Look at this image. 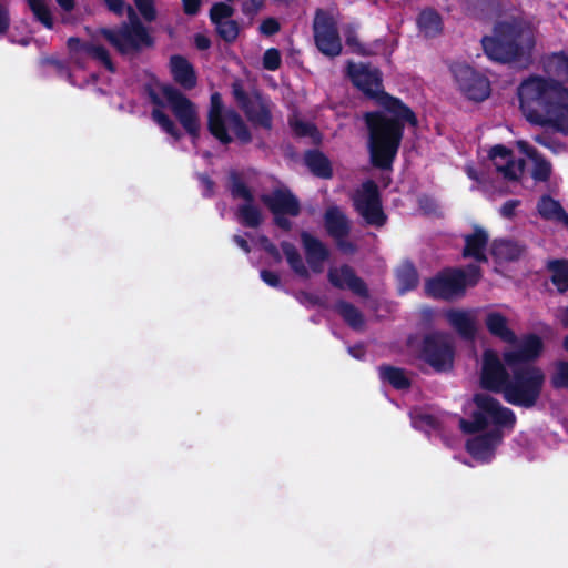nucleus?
<instances>
[{"instance_id":"16","label":"nucleus","mask_w":568,"mask_h":568,"mask_svg":"<svg viewBox=\"0 0 568 568\" xmlns=\"http://www.w3.org/2000/svg\"><path fill=\"white\" fill-rule=\"evenodd\" d=\"M516 345V348L503 353L507 367L535 366L534 363L539 359L545 348L542 338L535 333L525 334Z\"/></svg>"},{"instance_id":"3","label":"nucleus","mask_w":568,"mask_h":568,"mask_svg":"<svg viewBox=\"0 0 568 568\" xmlns=\"http://www.w3.org/2000/svg\"><path fill=\"white\" fill-rule=\"evenodd\" d=\"M481 45L487 57L501 63L521 62L526 49L534 45L531 31L523 19L513 17L507 21H498L494 27V36H485Z\"/></svg>"},{"instance_id":"23","label":"nucleus","mask_w":568,"mask_h":568,"mask_svg":"<svg viewBox=\"0 0 568 568\" xmlns=\"http://www.w3.org/2000/svg\"><path fill=\"white\" fill-rule=\"evenodd\" d=\"M463 256L465 258H473L478 263H487L486 248L489 243V235L486 230L479 225L474 226V232L464 235Z\"/></svg>"},{"instance_id":"14","label":"nucleus","mask_w":568,"mask_h":568,"mask_svg":"<svg viewBox=\"0 0 568 568\" xmlns=\"http://www.w3.org/2000/svg\"><path fill=\"white\" fill-rule=\"evenodd\" d=\"M162 93L183 129L193 139H197L200 135V120L194 103L172 85H164Z\"/></svg>"},{"instance_id":"30","label":"nucleus","mask_w":568,"mask_h":568,"mask_svg":"<svg viewBox=\"0 0 568 568\" xmlns=\"http://www.w3.org/2000/svg\"><path fill=\"white\" fill-rule=\"evenodd\" d=\"M537 211L544 220L557 221L568 229V214L561 204L550 195H542L537 202Z\"/></svg>"},{"instance_id":"4","label":"nucleus","mask_w":568,"mask_h":568,"mask_svg":"<svg viewBox=\"0 0 568 568\" xmlns=\"http://www.w3.org/2000/svg\"><path fill=\"white\" fill-rule=\"evenodd\" d=\"M207 130L222 145H229L234 140L241 145L250 144L253 141V134L245 120L234 109L224 110L219 92H214L211 95Z\"/></svg>"},{"instance_id":"29","label":"nucleus","mask_w":568,"mask_h":568,"mask_svg":"<svg viewBox=\"0 0 568 568\" xmlns=\"http://www.w3.org/2000/svg\"><path fill=\"white\" fill-rule=\"evenodd\" d=\"M304 163L313 175L321 179H331L333 168L329 159L320 150H307L304 154Z\"/></svg>"},{"instance_id":"27","label":"nucleus","mask_w":568,"mask_h":568,"mask_svg":"<svg viewBox=\"0 0 568 568\" xmlns=\"http://www.w3.org/2000/svg\"><path fill=\"white\" fill-rule=\"evenodd\" d=\"M324 226L333 239L348 237L351 233L349 221L338 206H331L325 211Z\"/></svg>"},{"instance_id":"7","label":"nucleus","mask_w":568,"mask_h":568,"mask_svg":"<svg viewBox=\"0 0 568 568\" xmlns=\"http://www.w3.org/2000/svg\"><path fill=\"white\" fill-rule=\"evenodd\" d=\"M474 404L476 409L471 413V419L460 420V428L466 434H476L485 430L489 423L495 425V428L513 429L516 424L515 413L500 404V402L493 396L484 393L474 395Z\"/></svg>"},{"instance_id":"47","label":"nucleus","mask_w":568,"mask_h":568,"mask_svg":"<svg viewBox=\"0 0 568 568\" xmlns=\"http://www.w3.org/2000/svg\"><path fill=\"white\" fill-rule=\"evenodd\" d=\"M263 68L268 71H276L282 63L281 52L276 48L267 49L262 59Z\"/></svg>"},{"instance_id":"51","label":"nucleus","mask_w":568,"mask_h":568,"mask_svg":"<svg viewBox=\"0 0 568 568\" xmlns=\"http://www.w3.org/2000/svg\"><path fill=\"white\" fill-rule=\"evenodd\" d=\"M61 11L60 19L64 24H72L79 21V17L74 16L78 2H58Z\"/></svg>"},{"instance_id":"39","label":"nucleus","mask_w":568,"mask_h":568,"mask_svg":"<svg viewBox=\"0 0 568 568\" xmlns=\"http://www.w3.org/2000/svg\"><path fill=\"white\" fill-rule=\"evenodd\" d=\"M237 216L244 226L251 229L258 227L263 221L261 210L254 205V202H245L240 205Z\"/></svg>"},{"instance_id":"45","label":"nucleus","mask_w":568,"mask_h":568,"mask_svg":"<svg viewBox=\"0 0 568 568\" xmlns=\"http://www.w3.org/2000/svg\"><path fill=\"white\" fill-rule=\"evenodd\" d=\"M219 37L227 43L234 42L240 33L239 23L235 20H226L215 24Z\"/></svg>"},{"instance_id":"28","label":"nucleus","mask_w":568,"mask_h":568,"mask_svg":"<svg viewBox=\"0 0 568 568\" xmlns=\"http://www.w3.org/2000/svg\"><path fill=\"white\" fill-rule=\"evenodd\" d=\"M525 247L517 241L495 239L490 244V254L498 262H513L518 260Z\"/></svg>"},{"instance_id":"9","label":"nucleus","mask_w":568,"mask_h":568,"mask_svg":"<svg viewBox=\"0 0 568 568\" xmlns=\"http://www.w3.org/2000/svg\"><path fill=\"white\" fill-rule=\"evenodd\" d=\"M232 97L237 108L243 112L253 128L266 131L273 129V102L268 95L258 89L246 91L241 80L231 84Z\"/></svg>"},{"instance_id":"46","label":"nucleus","mask_w":568,"mask_h":568,"mask_svg":"<svg viewBox=\"0 0 568 568\" xmlns=\"http://www.w3.org/2000/svg\"><path fill=\"white\" fill-rule=\"evenodd\" d=\"M234 9L226 2H214L210 10L211 22L215 26L222 21L230 20L233 16Z\"/></svg>"},{"instance_id":"37","label":"nucleus","mask_w":568,"mask_h":568,"mask_svg":"<svg viewBox=\"0 0 568 568\" xmlns=\"http://www.w3.org/2000/svg\"><path fill=\"white\" fill-rule=\"evenodd\" d=\"M227 181V189L234 200L242 199L244 202H254L253 192L244 181L243 173L230 170Z\"/></svg>"},{"instance_id":"36","label":"nucleus","mask_w":568,"mask_h":568,"mask_svg":"<svg viewBox=\"0 0 568 568\" xmlns=\"http://www.w3.org/2000/svg\"><path fill=\"white\" fill-rule=\"evenodd\" d=\"M281 248L285 255L286 262L291 270L301 278L308 280L311 274L308 268L303 262L302 255L296 248V246L288 242L283 241L281 242Z\"/></svg>"},{"instance_id":"13","label":"nucleus","mask_w":568,"mask_h":568,"mask_svg":"<svg viewBox=\"0 0 568 568\" xmlns=\"http://www.w3.org/2000/svg\"><path fill=\"white\" fill-rule=\"evenodd\" d=\"M316 48L326 57L335 58L342 52V42L337 24L332 14L317 9L313 21Z\"/></svg>"},{"instance_id":"61","label":"nucleus","mask_w":568,"mask_h":568,"mask_svg":"<svg viewBox=\"0 0 568 568\" xmlns=\"http://www.w3.org/2000/svg\"><path fill=\"white\" fill-rule=\"evenodd\" d=\"M519 205H520L519 200H508L501 205L499 212L503 217L511 219V217H514L515 211Z\"/></svg>"},{"instance_id":"59","label":"nucleus","mask_w":568,"mask_h":568,"mask_svg":"<svg viewBox=\"0 0 568 568\" xmlns=\"http://www.w3.org/2000/svg\"><path fill=\"white\" fill-rule=\"evenodd\" d=\"M260 276L262 281L271 287L280 288L282 286L278 274L273 271L262 270L260 272Z\"/></svg>"},{"instance_id":"5","label":"nucleus","mask_w":568,"mask_h":568,"mask_svg":"<svg viewBox=\"0 0 568 568\" xmlns=\"http://www.w3.org/2000/svg\"><path fill=\"white\" fill-rule=\"evenodd\" d=\"M508 369L511 375L501 394L505 402L526 409L535 407L545 385L544 371L539 366H513Z\"/></svg>"},{"instance_id":"31","label":"nucleus","mask_w":568,"mask_h":568,"mask_svg":"<svg viewBox=\"0 0 568 568\" xmlns=\"http://www.w3.org/2000/svg\"><path fill=\"white\" fill-rule=\"evenodd\" d=\"M333 310L352 329H363L365 325L364 315L354 304L344 300H338L335 302Z\"/></svg>"},{"instance_id":"26","label":"nucleus","mask_w":568,"mask_h":568,"mask_svg":"<svg viewBox=\"0 0 568 568\" xmlns=\"http://www.w3.org/2000/svg\"><path fill=\"white\" fill-rule=\"evenodd\" d=\"M449 325L465 339L474 341L477 334L475 317L467 311L449 310L445 315Z\"/></svg>"},{"instance_id":"21","label":"nucleus","mask_w":568,"mask_h":568,"mask_svg":"<svg viewBox=\"0 0 568 568\" xmlns=\"http://www.w3.org/2000/svg\"><path fill=\"white\" fill-rule=\"evenodd\" d=\"M261 201L272 214L287 213L292 217L301 214V203L290 189H274L270 194H263Z\"/></svg>"},{"instance_id":"43","label":"nucleus","mask_w":568,"mask_h":568,"mask_svg":"<svg viewBox=\"0 0 568 568\" xmlns=\"http://www.w3.org/2000/svg\"><path fill=\"white\" fill-rule=\"evenodd\" d=\"M30 10L37 21L47 29H52L54 18L48 2H28Z\"/></svg>"},{"instance_id":"50","label":"nucleus","mask_w":568,"mask_h":568,"mask_svg":"<svg viewBox=\"0 0 568 568\" xmlns=\"http://www.w3.org/2000/svg\"><path fill=\"white\" fill-rule=\"evenodd\" d=\"M92 42L89 41H82L78 37H70L67 41V47L71 55L78 57V55H85L89 52V47Z\"/></svg>"},{"instance_id":"8","label":"nucleus","mask_w":568,"mask_h":568,"mask_svg":"<svg viewBox=\"0 0 568 568\" xmlns=\"http://www.w3.org/2000/svg\"><path fill=\"white\" fill-rule=\"evenodd\" d=\"M481 276L480 267L469 264L466 270L445 268L425 283L427 296L452 301L465 294L468 286H475Z\"/></svg>"},{"instance_id":"62","label":"nucleus","mask_w":568,"mask_h":568,"mask_svg":"<svg viewBox=\"0 0 568 568\" xmlns=\"http://www.w3.org/2000/svg\"><path fill=\"white\" fill-rule=\"evenodd\" d=\"M337 247L346 254H354L357 251V246L352 241H348L347 237H335Z\"/></svg>"},{"instance_id":"38","label":"nucleus","mask_w":568,"mask_h":568,"mask_svg":"<svg viewBox=\"0 0 568 568\" xmlns=\"http://www.w3.org/2000/svg\"><path fill=\"white\" fill-rule=\"evenodd\" d=\"M397 281L400 293H405L417 287L419 277L413 263L407 262L400 266L397 272Z\"/></svg>"},{"instance_id":"19","label":"nucleus","mask_w":568,"mask_h":568,"mask_svg":"<svg viewBox=\"0 0 568 568\" xmlns=\"http://www.w3.org/2000/svg\"><path fill=\"white\" fill-rule=\"evenodd\" d=\"M328 282L336 288L351 290L355 295L362 298L369 297V290L363 278L356 275L354 268L348 264L339 267H331L327 272Z\"/></svg>"},{"instance_id":"48","label":"nucleus","mask_w":568,"mask_h":568,"mask_svg":"<svg viewBox=\"0 0 568 568\" xmlns=\"http://www.w3.org/2000/svg\"><path fill=\"white\" fill-rule=\"evenodd\" d=\"M290 124L295 135L300 138H313L318 133L317 128L313 123L306 121L295 120L293 122L291 121Z\"/></svg>"},{"instance_id":"17","label":"nucleus","mask_w":568,"mask_h":568,"mask_svg":"<svg viewBox=\"0 0 568 568\" xmlns=\"http://www.w3.org/2000/svg\"><path fill=\"white\" fill-rule=\"evenodd\" d=\"M363 187L364 193L354 203L356 211L367 225L375 227L384 226L387 222V215L383 210L377 185L373 181H367Z\"/></svg>"},{"instance_id":"63","label":"nucleus","mask_w":568,"mask_h":568,"mask_svg":"<svg viewBox=\"0 0 568 568\" xmlns=\"http://www.w3.org/2000/svg\"><path fill=\"white\" fill-rule=\"evenodd\" d=\"M194 44L197 50L204 51L210 49L212 42L209 37L202 33H196L194 36Z\"/></svg>"},{"instance_id":"33","label":"nucleus","mask_w":568,"mask_h":568,"mask_svg":"<svg viewBox=\"0 0 568 568\" xmlns=\"http://www.w3.org/2000/svg\"><path fill=\"white\" fill-rule=\"evenodd\" d=\"M546 268L551 273L550 281L558 293L565 294L568 291V260H549L546 264Z\"/></svg>"},{"instance_id":"22","label":"nucleus","mask_w":568,"mask_h":568,"mask_svg":"<svg viewBox=\"0 0 568 568\" xmlns=\"http://www.w3.org/2000/svg\"><path fill=\"white\" fill-rule=\"evenodd\" d=\"M301 242L306 262L312 272L316 274L322 273L325 262L331 256L328 247L320 239L306 231L301 232Z\"/></svg>"},{"instance_id":"41","label":"nucleus","mask_w":568,"mask_h":568,"mask_svg":"<svg viewBox=\"0 0 568 568\" xmlns=\"http://www.w3.org/2000/svg\"><path fill=\"white\" fill-rule=\"evenodd\" d=\"M549 384L555 390L568 389V361L554 362Z\"/></svg>"},{"instance_id":"58","label":"nucleus","mask_w":568,"mask_h":568,"mask_svg":"<svg viewBox=\"0 0 568 568\" xmlns=\"http://www.w3.org/2000/svg\"><path fill=\"white\" fill-rule=\"evenodd\" d=\"M11 23L10 11L6 2H0V37L9 31Z\"/></svg>"},{"instance_id":"40","label":"nucleus","mask_w":568,"mask_h":568,"mask_svg":"<svg viewBox=\"0 0 568 568\" xmlns=\"http://www.w3.org/2000/svg\"><path fill=\"white\" fill-rule=\"evenodd\" d=\"M345 41L346 44L352 48L354 53L364 57L377 54L378 49L384 45V42L381 39L375 40L373 44H363L359 42L354 31L346 32Z\"/></svg>"},{"instance_id":"52","label":"nucleus","mask_w":568,"mask_h":568,"mask_svg":"<svg viewBox=\"0 0 568 568\" xmlns=\"http://www.w3.org/2000/svg\"><path fill=\"white\" fill-rule=\"evenodd\" d=\"M295 297L301 304L306 306H324V302L318 295L306 291H298L295 293Z\"/></svg>"},{"instance_id":"6","label":"nucleus","mask_w":568,"mask_h":568,"mask_svg":"<svg viewBox=\"0 0 568 568\" xmlns=\"http://www.w3.org/2000/svg\"><path fill=\"white\" fill-rule=\"evenodd\" d=\"M121 55H135L145 49L154 47V38L148 28L141 22L135 10H130V20L122 21L119 26L98 30Z\"/></svg>"},{"instance_id":"53","label":"nucleus","mask_w":568,"mask_h":568,"mask_svg":"<svg viewBox=\"0 0 568 568\" xmlns=\"http://www.w3.org/2000/svg\"><path fill=\"white\" fill-rule=\"evenodd\" d=\"M258 244L275 262L282 261V255L277 246L266 235L258 236Z\"/></svg>"},{"instance_id":"32","label":"nucleus","mask_w":568,"mask_h":568,"mask_svg":"<svg viewBox=\"0 0 568 568\" xmlns=\"http://www.w3.org/2000/svg\"><path fill=\"white\" fill-rule=\"evenodd\" d=\"M379 378L387 382L396 390H407L412 386L410 378L406 375L405 369L387 364L378 367Z\"/></svg>"},{"instance_id":"57","label":"nucleus","mask_w":568,"mask_h":568,"mask_svg":"<svg viewBox=\"0 0 568 568\" xmlns=\"http://www.w3.org/2000/svg\"><path fill=\"white\" fill-rule=\"evenodd\" d=\"M138 7L140 14L145 21L151 22L156 18L155 2H134Z\"/></svg>"},{"instance_id":"12","label":"nucleus","mask_w":568,"mask_h":568,"mask_svg":"<svg viewBox=\"0 0 568 568\" xmlns=\"http://www.w3.org/2000/svg\"><path fill=\"white\" fill-rule=\"evenodd\" d=\"M455 82L463 95L474 102L489 98L491 88L488 78L468 64L455 63L452 67Z\"/></svg>"},{"instance_id":"25","label":"nucleus","mask_w":568,"mask_h":568,"mask_svg":"<svg viewBox=\"0 0 568 568\" xmlns=\"http://www.w3.org/2000/svg\"><path fill=\"white\" fill-rule=\"evenodd\" d=\"M485 326L488 333L509 345L518 342L516 333L509 327L508 318L500 312L491 311L485 316Z\"/></svg>"},{"instance_id":"11","label":"nucleus","mask_w":568,"mask_h":568,"mask_svg":"<svg viewBox=\"0 0 568 568\" xmlns=\"http://www.w3.org/2000/svg\"><path fill=\"white\" fill-rule=\"evenodd\" d=\"M420 355L436 372H448L454 365L455 349L446 334L433 332L425 335Z\"/></svg>"},{"instance_id":"20","label":"nucleus","mask_w":568,"mask_h":568,"mask_svg":"<svg viewBox=\"0 0 568 568\" xmlns=\"http://www.w3.org/2000/svg\"><path fill=\"white\" fill-rule=\"evenodd\" d=\"M489 159L494 162L496 170L506 180L517 181L524 171L525 161L519 159L516 162L514 151L503 144L494 145L489 151Z\"/></svg>"},{"instance_id":"24","label":"nucleus","mask_w":568,"mask_h":568,"mask_svg":"<svg viewBox=\"0 0 568 568\" xmlns=\"http://www.w3.org/2000/svg\"><path fill=\"white\" fill-rule=\"evenodd\" d=\"M173 80L184 90H192L197 84V75L194 67L183 55L173 54L169 62Z\"/></svg>"},{"instance_id":"56","label":"nucleus","mask_w":568,"mask_h":568,"mask_svg":"<svg viewBox=\"0 0 568 568\" xmlns=\"http://www.w3.org/2000/svg\"><path fill=\"white\" fill-rule=\"evenodd\" d=\"M258 29L262 34L271 37L280 31L281 26L275 18H266L261 22Z\"/></svg>"},{"instance_id":"55","label":"nucleus","mask_w":568,"mask_h":568,"mask_svg":"<svg viewBox=\"0 0 568 568\" xmlns=\"http://www.w3.org/2000/svg\"><path fill=\"white\" fill-rule=\"evenodd\" d=\"M196 178L203 187L202 195L206 199L212 197L214 195L215 182L207 173H197Z\"/></svg>"},{"instance_id":"64","label":"nucleus","mask_w":568,"mask_h":568,"mask_svg":"<svg viewBox=\"0 0 568 568\" xmlns=\"http://www.w3.org/2000/svg\"><path fill=\"white\" fill-rule=\"evenodd\" d=\"M348 353L354 358L362 359V358H364V356L366 354V349H365V346L363 343H358L354 346L348 347Z\"/></svg>"},{"instance_id":"10","label":"nucleus","mask_w":568,"mask_h":568,"mask_svg":"<svg viewBox=\"0 0 568 568\" xmlns=\"http://www.w3.org/2000/svg\"><path fill=\"white\" fill-rule=\"evenodd\" d=\"M346 75L363 94L375 100L379 105L384 101L382 97L390 95L384 91L383 74L376 67L369 63H355L349 61L346 68Z\"/></svg>"},{"instance_id":"44","label":"nucleus","mask_w":568,"mask_h":568,"mask_svg":"<svg viewBox=\"0 0 568 568\" xmlns=\"http://www.w3.org/2000/svg\"><path fill=\"white\" fill-rule=\"evenodd\" d=\"M87 57L100 62L109 72H115V65L110 57L108 49L101 44L91 43Z\"/></svg>"},{"instance_id":"54","label":"nucleus","mask_w":568,"mask_h":568,"mask_svg":"<svg viewBox=\"0 0 568 568\" xmlns=\"http://www.w3.org/2000/svg\"><path fill=\"white\" fill-rule=\"evenodd\" d=\"M108 11L116 14H126V20H130V10H135L129 2H103Z\"/></svg>"},{"instance_id":"18","label":"nucleus","mask_w":568,"mask_h":568,"mask_svg":"<svg viewBox=\"0 0 568 568\" xmlns=\"http://www.w3.org/2000/svg\"><path fill=\"white\" fill-rule=\"evenodd\" d=\"M503 440V432L494 428L476 435L466 442L467 453L477 462L489 463L495 456L496 448Z\"/></svg>"},{"instance_id":"1","label":"nucleus","mask_w":568,"mask_h":568,"mask_svg":"<svg viewBox=\"0 0 568 568\" xmlns=\"http://www.w3.org/2000/svg\"><path fill=\"white\" fill-rule=\"evenodd\" d=\"M519 110L534 125L568 135V88L554 77L532 74L517 87Z\"/></svg>"},{"instance_id":"34","label":"nucleus","mask_w":568,"mask_h":568,"mask_svg":"<svg viewBox=\"0 0 568 568\" xmlns=\"http://www.w3.org/2000/svg\"><path fill=\"white\" fill-rule=\"evenodd\" d=\"M417 26L426 38H434L443 31L442 17L434 9L423 10L418 14Z\"/></svg>"},{"instance_id":"35","label":"nucleus","mask_w":568,"mask_h":568,"mask_svg":"<svg viewBox=\"0 0 568 568\" xmlns=\"http://www.w3.org/2000/svg\"><path fill=\"white\" fill-rule=\"evenodd\" d=\"M542 64L548 75L568 81V50L550 54Z\"/></svg>"},{"instance_id":"60","label":"nucleus","mask_w":568,"mask_h":568,"mask_svg":"<svg viewBox=\"0 0 568 568\" xmlns=\"http://www.w3.org/2000/svg\"><path fill=\"white\" fill-rule=\"evenodd\" d=\"M287 216V213H274L273 223L281 230L290 232L293 227V223Z\"/></svg>"},{"instance_id":"42","label":"nucleus","mask_w":568,"mask_h":568,"mask_svg":"<svg viewBox=\"0 0 568 568\" xmlns=\"http://www.w3.org/2000/svg\"><path fill=\"white\" fill-rule=\"evenodd\" d=\"M152 119L154 122L169 135H171L175 141H179L182 138V133L174 123V121L162 110L154 108L152 110Z\"/></svg>"},{"instance_id":"15","label":"nucleus","mask_w":568,"mask_h":568,"mask_svg":"<svg viewBox=\"0 0 568 568\" xmlns=\"http://www.w3.org/2000/svg\"><path fill=\"white\" fill-rule=\"evenodd\" d=\"M504 359L493 349H486L483 353V363L480 369V386L485 390L496 394H503L511 371L507 369Z\"/></svg>"},{"instance_id":"2","label":"nucleus","mask_w":568,"mask_h":568,"mask_svg":"<svg viewBox=\"0 0 568 568\" xmlns=\"http://www.w3.org/2000/svg\"><path fill=\"white\" fill-rule=\"evenodd\" d=\"M382 108L390 115L381 111L367 112L365 123L368 130V151L374 168L388 170L392 168L400 146L405 124L415 128L418 119L415 112L399 98L382 97Z\"/></svg>"},{"instance_id":"49","label":"nucleus","mask_w":568,"mask_h":568,"mask_svg":"<svg viewBox=\"0 0 568 568\" xmlns=\"http://www.w3.org/2000/svg\"><path fill=\"white\" fill-rule=\"evenodd\" d=\"M551 175V164L544 158L535 162L531 176L539 182H546Z\"/></svg>"}]
</instances>
